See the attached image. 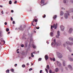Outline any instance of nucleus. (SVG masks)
Returning a JSON list of instances; mask_svg holds the SVG:
<instances>
[{
	"label": "nucleus",
	"mask_w": 73,
	"mask_h": 73,
	"mask_svg": "<svg viewBox=\"0 0 73 73\" xmlns=\"http://www.w3.org/2000/svg\"><path fill=\"white\" fill-rule=\"evenodd\" d=\"M45 71H46V72L47 73H48V70L46 68L45 69Z\"/></svg>",
	"instance_id": "c756f323"
},
{
	"label": "nucleus",
	"mask_w": 73,
	"mask_h": 73,
	"mask_svg": "<svg viewBox=\"0 0 73 73\" xmlns=\"http://www.w3.org/2000/svg\"><path fill=\"white\" fill-rule=\"evenodd\" d=\"M54 40V42H53L51 43V45L52 47H54L55 45H56V39L55 38H52V40Z\"/></svg>",
	"instance_id": "f03ea898"
},
{
	"label": "nucleus",
	"mask_w": 73,
	"mask_h": 73,
	"mask_svg": "<svg viewBox=\"0 0 73 73\" xmlns=\"http://www.w3.org/2000/svg\"><path fill=\"white\" fill-rule=\"evenodd\" d=\"M55 71L56 72H59V69L58 68H56L55 69Z\"/></svg>",
	"instance_id": "2eb2a0df"
},
{
	"label": "nucleus",
	"mask_w": 73,
	"mask_h": 73,
	"mask_svg": "<svg viewBox=\"0 0 73 73\" xmlns=\"http://www.w3.org/2000/svg\"><path fill=\"white\" fill-rule=\"evenodd\" d=\"M49 72L50 73H52V70H50Z\"/></svg>",
	"instance_id": "2f4dec72"
},
{
	"label": "nucleus",
	"mask_w": 73,
	"mask_h": 73,
	"mask_svg": "<svg viewBox=\"0 0 73 73\" xmlns=\"http://www.w3.org/2000/svg\"><path fill=\"white\" fill-rule=\"evenodd\" d=\"M9 4H12V1H10L9 2Z\"/></svg>",
	"instance_id": "bb28decb"
},
{
	"label": "nucleus",
	"mask_w": 73,
	"mask_h": 73,
	"mask_svg": "<svg viewBox=\"0 0 73 73\" xmlns=\"http://www.w3.org/2000/svg\"><path fill=\"white\" fill-rule=\"evenodd\" d=\"M57 54H58V57L59 58H62V54H61L60 53L58 52L57 53Z\"/></svg>",
	"instance_id": "0eeeda50"
},
{
	"label": "nucleus",
	"mask_w": 73,
	"mask_h": 73,
	"mask_svg": "<svg viewBox=\"0 0 73 73\" xmlns=\"http://www.w3.org/2000/svg\"><path fill=\"white\" fill-rule=\"evenodd\" d=\"M29 59H30V58H31V57H30L29 58Z\"/></svg>",
	"instance_id": "0e129e2a"
},
{
	"label": "nucleus",
	"mask_w": 73,
	"mask_h": 73,
	"mask_svg": "<svg viewBox=\"0 0 73 73\" xmlns=\"http://www.w3.org/2000/svg\"><path fill=\"white\" fill-rule=\"evenodd\" d=\"M11 21H13V18L12 17H11Z\"/></svg>",
	"instance_id": "37998d69"
},
{
	"label": "nucleus",
	"mask_w": 73,
	"mask_h": 73,
	"mask_svg": "<svg viewBox=\"0 0 73 73\" xmlns=\"http://www.w3.org/2000/svg\"><path fill=\"white\" fill-rule=\"evenodd\" d=\"M70 2H71V3H73V0H71L70 1Z\"/></svg>",
	"instance_id": "f704fd0d"
},
{
	"label": "nucleus",
	"mask_w": 73,
	"mask_h": 73,
	"mask_svg": "<svg viewBox=\"0 0 73 73\" xmlns=\"http://www.w3.org/2000/svg\"><path fill=\"white\" fill-rule=\"evenodd\" d=\"M16 3H17V1H15L14 2V4H16Z\"/></svg>",
	"instance_id": "c03bdc74"
},
{
	"label": "nucleus",
	"mask_w": 73,
	"mask_h": 73,
	"mask_svg": "<svg viewBox=\"0 0 73 73\" xmlns=\"http://www.w3.org/2000/svg\"><path fill=\"white\" fill-rule=\"evenodd\" d=\"M39 51H38V53H39Z\"/></svg>",
	"instance_id": "774afa93"
},
{
	"label": "nucleus",
	"mask_w": 73,
	"mask_h": 73,
	"mask_svg": "<svg viewBox=\"0 0 73 73\" xmlns=\"http://www.w3.org/2000/svg\"><path fill=\"white\" fill-rule=\"evenodd\" d=\"M56 18H57V15H55L53 16V19H56Z\"/></svg>",
	"instance_id": "5701e85b"
},
{
	"label": "nucleus",
	"mask_w": 73,
	"mask_h": 73,
	"mask_svg": "<svg viewBox=\"0 0 73 73\" xmlns=\"http://www.w3.org/2000/svg\"><path fill=\"white\" fill-rule=\"evenodd\" d=\"M5 25H7V22L5 23Z\"/></svg>",
	"instance_id": "49530a36"
},
{
	"label": "nucleus",
	"mask_w": 73,
	"mask_h": 73,
	"mask_svg": "<svg viewBox=\"0 0 73 73\" xmlns=\"http://www.w3.org/2000/svg\"><path fill=\"white\" fill-rule=\"evenodd\" d=\"M44 16H43V18H45V17H46V15H44Z\"/></svg>",
	"instance_id": "72a5a7b5"
},
{
	"label": "nucleus",
	"mask_w": 73,
	"mask_h": 73,
	"mask_svg": "<svg viewBox=\"0 0 73 73\" xmlns=\"http://www.w3.org/2000/svg\"><path fill=\"white\" fill-rule=\"evenodd\" d=\"M68 59H69V60H70V61H72L73 60V58H68Z\"/></svg>",
	"instance_id": "6ab92c4d"
},
{
	"label": "nucleus",
	"mask_w": 73,
	"mask_h": 73,
	"mask_svg": "<svg viewBox=\"0 0 73 73\" xmlns=\"http://www.w3.org/2000/svg\"><path fill=\"white\" fill-rule=\"evenodd\" d=\"M60 30L61 31H64V26L63 25H61L60 27Z\"/></svg>",
	"instance_id": "6e6552de"
},
{
	"label": "nucleus",
	"mask_w": 73,
	"mask_h": 73,
	"mask_svg": "<svg viewBox=\"0 0 73 73\" xmlns=\"http://www.w3.org/2000/svg\"><path fill=\"white\" fill-rule=\"evenodd\" d=\"M42 70H40V73H42Z\"/></svg>",
	"instance_id": "4c0bfd02"
},
{
	"label": "nucleus",
	"mask_w": 73,
	"mask_h": 73,
	"mask_svg": "<svg viewBox=\"0 0 73 73\" xmlns=\"http://www.w3.org/2000/svg\"><path fill=\"white\" fill-rule=\"evenodd\" d=\"M44 0H41V4L40 5H41V6H42V5H45L43 4V5H42V4H44Z\"/></svg>",
	"instance_id": "ddd939ff"
},
{
	"label": "nucleus",
	"mask_w": 73,
	"mask_h": 73,
	"mask_svg": "<svg viewBox=\"0 0 73 73\" xmlns=\"http://www.w3.org/2000/svg\"><path fill=\"white\" fill-rule=\"evenodd\" d=\"M61 19H63V17H62L61 18Z\"/></svg>",
	"instance_id": "69168bd1"
},
{
	"label": "nucleus",
	"mask_w": 73,
	"mask_h": 73,
	"mask_svg": "<svg viewBox=\"0 0 73 73\" xmlns=\"http://www.w3.org/2000/svg\"><path fill=\"white\" fill-rule=\"evenodd\" d=\"M35 22H37V19H35Z\"/></svg>",
	"instance_id": "3c124183"
},
{
	"label": "nucleus",
	"mask_w": 73,
	"mask_h": 73,
	"mask_svg": "<svg viewBox=\"0 0 73 73\" xmlns=\"http://www.w3.org/2000/svg\"><path fill=\"white\" fill-rule=\"evenodd\" d=\"M67 44H69L70 45H73V43L72 42H70L68 41H67L66 42V43H64L63 44V46H64V47H65L66 46V45Z\"/></svg>",
	"instance_id": "7ed1b4c3"
},
{
	"label": "nucleus",
	"mask_w": 73,
	"mask_h": 73,
	"mask_svg": "<svg viewBox=\"0 0 73 73\" xmlns=\"http://www.w3.org/2000/svg\"><path fill=\"white\" fill-rule=\"evenodd\" d=\"M6 73H9V70H7L6 71Z\"/></svg>",
	"instance_id": "c85d7f7f"
},
{
	"label": "nucleus",
	"mask_w": 73,
	"mask_h": 73,
	"mask_svg": "<svg viewBox=\"0 0 73 73\" xmlns=\"http://www.w3.org/2000/svg\"><path fill=\"white\" fill-rule=\"evenodd\" d=\"M57 27V23H56L55 25V24L54 23L53 25V28H54V29H56Z\"/></svg>",
	"instance_id": "1a4fd4ad"
},
{
	"label": "nucleus",
	"mask_w": 73,
	"mask_h": 73,
	"mask_svg": "<svg viewBox=\"0 0 73 73\" xmlns=\"http://www.w3.org/2000/svg\"><path fill=\"white\" fill-rule=\"evenodd\" d=\"M72 31H73V29L72 28H70L69 29L68 33H69V34H70V33H72Z\"/></svg>",
	"instance_id": "423d86ee"
},
{
	"label": "nucleus",
	"mask_w": 73,
	"mask_h": 73,
	"mask_svg": "<svg viewBox=\"0 0 73 73\" xmlns=\"http://www.w3.org/2000/svg\"><path fill=\"white\" fill-rule=\"evenodd\" d=\"M17 53H19V51H17Z\"/></svg>",
	"instance_id": "bf43d9fd"
},
{
	"label": "nucleus",
	"mask_w": 73,
	"mask_h": 73,
	"mask_svg": "<svg viewBox=\"0 0 73 73\" xmlns=\"http://www.w3.org/2000/svg\"><path fill=\"white\" fill-rule=\"evenodd\" d=\"M48 41H47V42H46V43H47L48 44H49V42H48Z\"/></svg>",
	"instance_id": "13d9d810"
},
{
	"label": "nucleus",
	"mask_w": 73,
	"mask_h": 73,
	"mask_svg": "<svg viewBox=\"0 0 73 73\" xmlns=\"http://www.w3.org/2000/svg\"><path fill=\"white\" fill-rule=\"evenodd\" d=\"M0 7H1V8L3 7V6L0 5Z\"/></svg>",
	"instance_id": "6e6d98bb"
},
{
	"label": "nucleus",
	"mask_w": 73,
	"mask_h": 73,
	"mask_svg": "<svg viewBox=\"0 0 73 73\" xmlns=\"http://www.w3.org/2000/svg\"><path fill=\"white\" fill-rule=\"evenodd\" d=\"M1 13H3V11H2L1 12Z\"/></svg>",
	"instance_id": "680f3d73"
},
{
	"label": "nucleus",
	"mask_w": 73,
	"mask_h": 73,
	"mask_svg": "<svg viewBox=\"0 0 73 73\" xmlns=\"http://www.w3.org/2000/svg\"><path fill=\"white\" fill-rule=\"evenodd\" d=\"M52 73H55V72H52Z\"/></svg>",
	"instance_id": "e2e57ef3"
},
{
	"label": "nucleus",
	"mask_w": 73,
	"mask_h": 73,
	"mask_svg": "<svg viewBox=\"0 0 73 73\" xmlns=\"http://www.w3.org/2000/svg\"><path fill=\"white\" fill-rule=\"evenodd\" d=\"M56 63L57 64L58 66H61V63H60V62H59L57 61Z\"/></svg>",
	"instance_id": "9d476101"
},
{
	"label": "nucleus",
	"mask_w": 73,
	"mask_h": 73,
	"mask_svg": "<svg viewBox=\"0 0 73 73\" xmlns=\"http://www.w3.org/2000/svg\"><path fill=\"white\" fill-rule=\"evenodd\" d=\"M68 67L69 68V69H70V70H73V68H72V66L70 65H68Z\"/></svg>",
	"instance_id": "f8f14e48"
},
{
	"label": "nucleus",
	"mask_w": 73,
	"mask_h": 73,
	"mask_svg": "<svg viewBox=\"0 0 73 73\" xmlns=\"http://www.w3.org/2000/svg\"><path fill=\"white\" fill-rule=\"evenodd\" d=\"M69 40H70V41H73V38L72 37H70L69 38Z\"/></svg>",
	"instance_id": "f3484780"
},
{
	"label": "nucleus",
	"mask_w": 73,
	"mask_h": 73,
	"mask_svg": "<svg viewBox=\"0 0 73 73\" xmlns=\"http://www.w3.org/2000/svg\"><path fill=\"white\" fill-rule=\"evenodd\" d=\"M6 13V14H8V12H6V13Z\"/></svg>",
	"instance_id": "4d7b16f0"
},
{
	"label": "nucleus",
	"mask_w": 73,
	"mask_h": 73,
	"mask_svg": "<svg viewBox=\"0 0 73 73\" xmlns=\"http://www.w3.org/2000/svg\"><path fill=\"white\" fill-rule=\"evenodd\" d=\"M33 48H36V46L33 44Z\"/></svg>",
	"instance_id": "a878e982"
},
{
	"label": "nucleus",
	"mask_w": 73,
	"mask_h": 73,
	"mask_svg": "<svg viewBox=\"0 0 73 73\" xmlns=\"http://www.w3.org/2000/svg\"><path fill=\"white\" fill-rule=\"evenodd\" d=\"M46 68H47V69H48V70H49L50 69V67H49V65H47Z\"/></svg>",
	"instance_id": "a211bd4d"
},
{
	"label": "nucleus",
	"mask_w": 73,
	"mask_h": 73,
	"mask_svg": "<svg viewBox=\"0 0 73 73\" xmlns=\"http://www.w3.org/2000/svg\"><path fill=\"white\" fill-rule=\"evenodd\" d=\"M31 54V56L32 57H34V55H33V53H32Z\"/></svg>",
	"instance_id": "cd10ccee"
},
{
	"label": "nucleus",
	"mask_w": 73,
	"mask_h": 73,
	"mask_svg": "<svg viewBox=\"0 0 73 73\" xmlns=\"http://www.w3.org/2000/svg\"><path fill=\"white\" fill-rule=\"evenodd\" d=\"M65 69H66V70H68V68H67V67H66L65 68Z\"/></svg>",
	"instance_id": "a19ab883"
},
{
	"label": "nucleus",
	"mask_w": 73,
	"mask_h": 73,
	"mask_svg": "<svg viewBox=\"0 0 73 73\" xmlns=\"http://www.w3.org/2000/svg\"><path fill=\"white\" fill-rule=\"evenodd\" d=\"M64 3H66V0H64Z\"/></svg>",
	"instance_id": "ea45409f"
},
{
	"label": "nucleus",
	"mask_w": 73,
	"mask_h": 73,
	"mask_svg": "<svg viewBox=\"0 0 73 73\" xmlns=\"http://www.w3.org/2000/svg\"><path fill=\"white\" fill-rule=\"evenodd\" d=\"M40 28V27H36V29H38Z\"/></svg>",
	"instance_id": "8fccbe9b"
},
{
	"label": "nucleus",
	"mask_w": 73,
	"mask_h": 73,
	"mask_svg": "<svg viewBox=\"0 0 73 73\" xmlns=\"http://www.w3.org/2000/svg\"><path fill=\"white\" fill-rule=\"evenodd\" d=\"M15 24V21H13V24Z\"/></svg>",
	"instance_id": "de8ad7c7"
},
{
	"label": "nucleus",
	"mask_w": 73,
	"mask_h": 73,
	"mask_svg": "<svg viewBox=\"0 0 73 73\" xmlns=\"http://www.w3.org/2000/svg\"><path fill=\"white\" fill-rule=\"evenodd\" d=\"M61 72H63V69H61Z\"/></svg>",
	"instance_id": "5fc2aeb1"
},
{
	"label": "nucleus",
	"mask_w": 73,
	"mask_h": 73,
	"mask_svg": "<svg viewBox=\"0 0 73 73\" xmlns=\"http://www.w3.org/2000/svg\"><path fill=\"white\" fill-rule=\"evenodd\" d=\"M71 55H72V56H73V54H71Z\"/></svg>",
	"instance_id": "338daca9"
},
{
	"label": "nucleus",
	"mask_w": 73,
	"mask_h": 73,
	"mask_svg": "<svg viewBox=\"0 0 73 73\" xmlns=\"http://www.w3.org/2000/svg\"><path fill=\"white\" fill-rule=\"evenodd\" d=\"M62 9H64V10H65V9L63 7H62L61 8Z\"/></svg>",
	"instance_id": "79ce46f5"
},
{
	"label": "nucleus",
	"mask_w": 73,
	"mask_h": 73,
	"mask_svg": "<svg viewBox=\"0 0 73 73\" xmlns=\"http://www.w3.org/2000/svg\"><path fill=\"white\" fill-rule=\"evenodd\" d=\"M33 53H35V54H36V53H35V52H33Z\"/></svg>",
	"instance_id": "052dcab7"
},
{
	"label": "nucleus",
	"mask_w": 73,
	"mask_h": 73,
	"mask_svg": "<svg viewBox=\"0 0 73 73\" xmlns=\"http://www.w3.org/2000/svg\"><path fill=\"white\" fill-rule=\"evenodd\" d=\"M25 45L26 46H27V43H25Z\"/></svg>",
	"instance_id": "a18cd8bd"
},
{
	"label": "nucleus",
	"mask_w": 73,
	"mask_h": 73,
	"mask_svg": "<svg viewBox=\"0 0 73 73\" xmlns=\"http://www.w3.org/2000/svg\"><path fill=\"white\" fill-rule=\"evenodd\" d=\"M45 58L46 60H46H48V56H47V55H46L45 56Z\"/></svg>",
	"instance_id": "dca6fc26"
},
{
	"label": "nucleus",
	"mask_w": 73,
	"mask_h": 73,
	"mask_svg": "<svg viewBox=\"0 0 73 73\" xmlns=\"http://www.w3.org/2000/svg\"><path fill=\"white\" fill-rule=\"evenodd\" d=\"M67 49L70 52H72V49H71L69 47H67Z\"/></svg>",
	"instance_id": "9b49d317"
},
{
	"label": "nucleus",
	"mask_w": 73,
	"mask_h": 73,
	"mask_svg": "<svg viewBox=\"0 0 73 73\" xmlns=\"http://www.w3.org/2000/svg\"><path fill=\"white\" fill-rule=\"evenodd\" d=\"M22 66V68H25V64H23Z\"/></svg>",
	"instance_id": "393cba45"
},
{
	"label": "nucleus",
	"mask_w": 73,
	"mask_h": 73,
	"mask_svg": "<svg viewBox=\"0 0 73 73\" xmlns=\"http://www.w3.org/2000/svg\"><path fill=\"white\" fill-rule=\"evenodd\" d=\"M41 60H42V58H40L38 59V61H41Z\"/></svg>",
	"instance_id": "7c9ffc66"
},
{
	"label": "nucleus",
	"mask_w": 73,
	"mask_h": 73,
	"mask_svg": "<svg viewBox=\"0 0 73 73\" xmlns=\"http://www.w3.org/2000/svg\"><path fill=\"white\" fill-rule=\"evenodd\" d=\"M10 71L11 72H14V70H13V69L12 68L10 70Z\"/></svg>",
	"instance_id": "b1692460"
},
{
	"label": "nucleus",
	"mask_w": 73,
	"mask_h": 73,
	"mask_svg": "<svg viewBox=\"0 0 73 73\" xmlns=\"http://www.w3.org/2000/svg\"><path fill=\"white\" fill-rule=\"evenodd\" d=\"M50 60H51V61H55V58H50Z\"/></svg>",
	"instance_id": "4be33fe9"
},
{
	"label": "nucleus",
	"mask_w": 73,
	"mask_h": 73,
	"mask_svg": "<svg viewBox=\"0 0 73 73\" xmlns=\"http://www.w3.org/2000/svg\"><path fill=\"white\" fill-rule=\"evenodd\" d=\"M3 42H4V44H5V41H3Z\"/></svg>",
	"instance_id": "864d4df0"
},
{
	"label": "nucleus",
	"mask_w": 73,
	"mask_h": 73,
	"mask_svg": "<svg viewBox=\"0 0 73 73\" xmlns=\"http://www.w3.org/2000/svg\"><path fill=\"white\" fill-rule=\"evenodd\" d=\"M17 64H15L14 65V66H15V67H16V66H17Z\"/></svg>",
	"instance_id": "e433bc0d"
},
{
	"label": "nucleus",
	"mask_w": 73,
	"mask_h": 73,
	"mask_svg": "<svg viewBox=\"0 0 73 73\" xmlns=\"http://www.w3.org/2000/svg\"><path fill=\"white\" fill-rule=\"evenodd\" d=\"M11 12H12V13H13V10H12L11 11Z\"/></svg>",
	"instance_id": "603ef678"
},
{
	"label": "nucleus",
	"mask_w": 73,
	"mask_h": 73,
	"mask_svg": "<svg viewBox=\"0 0 73 73\" xmlns=\"http://www.w3.org/2000/svg\"><path fill=\"white\" fill-rule=\"evenodd\" d=\"M70 11H66V13H65L64 15V17L66 19H67L68 18V16H69V12H73V9H72Z\"/></svg>",
	"instance_id": "f257e3e1"
},
{
	"label": "nucleus",
	"mask_w": 73,
	"mask_h": 73,
	"mask_svg": "<svg viewBox=\"0 0 73 73\" xmlns=\"http://www.w3.org/2000/svg\"><path fill=\"white\" fill-rule=\"evenodd\" d=\"M31 70H32V68H31L29 69V71H31Z\"/></svg>",
	"instance_id": "c9c22d12"
},
{
	"label": "nucleus",
	"mask_w": 73,
	"mask_h": 73,
	"mask_svg": "<svg viewBox=\"0 0 73 73\" xmlns=\"http://www.w3.org/2000/svg\"><path fill=\"white\" fill-rule=\"evenodd\" d=\"M60 36V31H58L57 32V35L56 36V37L58 38Z\"/></svg>",
	"instance_id": "39448f33"
},
{
	"label": "nucleus",
	"mask_w": 73,
	"mask_h": 73,
	"mask_svg": "<svg viewBox=\"0 0 73 73\" xmlns=\"http://www.w3.org/2000/svg\"><path fill=\"white\" fill-rule=\"evenodd\" d=\"M9 29L8 28H7L6 29V31H9Z\"/></svg>",
	"instance_id": "473e14b6"
},
{
	"label": "nucleus",
	"mask_w": 73,
	"mask_h": 73,
	"mask_svg": "<svg viewBox=\"0 0 73 73\" xmlns=\"http://www.w3.org/2000/svg\"><path fill=\"white\" fill-rule=\"evenodd\" d=\"M64 15V12L62 11H61L60 13V16H62Z\"/></svg>",
	"instance_id": "412c9836"
},
{
	"label": "nucleus",
	"mask_w": 73,
	"mask_h": 73,
	"mask_svg": "<svg viewBox=\"0 0 73 73\" xmlns=\"http://www.w3.org/2000/svg\"><path fill=\"white\" fill-rule=\"evenodd\" d=\"M66 63V62L64 60L63 61V66H65V65H66V64H65Z\"/></svg>",
	"instance_id": "4468645a"
},
{
	"label": "nucleus",
	"mask_w": 73,
	"mask_h": 73,
	"mask_svg": "<svg viewBox=\"0 0 73 73\" xmlns=\"http://www.w3.org/2000/svg\"><path fill=\"white\" fill-rule=\"evenodd\" d=\"M56 44L57 45L59 46V45H61V42H57L56 43Z\"/></svg>",
	"instance_id": "aec40b11"
},
{
	"label": "nucleus",
	"mask_w": 73,
	"mask_h": 73,
	"mask_svg": "<svg viewBox=\"0 0 73 73\" xmlns=\"http://www.w3.org/2000/svg\"><path fill=\"white\" fill-rule=\"evenodd\" d=\"M53 26L51 25V31L52 32H51L50 33V36H53V30L52 29L53 28Z\"/></svg>",
	"instance_id": "20e7f679"
},
{
	"label": "nucleus",
	"mask_w": 73,
	"mask_h": 73,
	"mask_svg": "<svg viewBox=\"0 0 73 73\" xmlns=\"http://www.w3.org/2000/svg\"><path fill=\"white\" fill-rule=\"evenodd\" d=\"M20 29V30H21V31H23V29H22L21 27Z\"/></svg>",
	"instance_id": "58836bf2"
},
{
	"label": "nucleus",
	"mask_w": 73,
	"mask_h": 73,
	"mask_svg": "<svg viewBox=\"0 0 73 73\" xmlns=\"http://www.w3.org/2000/svg\"><path fill=\"white\" fill-rule=\"evenodd\" d=\"M21 47H24V45L23 44H22L21 45Z\"/></svg>",
	"instance_id": "09e8293b"
}]
</instances>
